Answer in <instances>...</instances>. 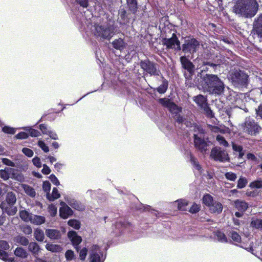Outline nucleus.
<instances>
[{
	"mask_svg": "<svg viewBox=\"0 0 262 262\" xmlns=\"http://www.w3.org/2000/svg\"><path fill=\"white\" fill-rule=\"evenodd\" d=\"M46 248L47 250L52 252H59L62 250V248L60 246L49 243L46 244Z\"/></svg>",
	"mask_w": 262,
	"mask_h": 262,
	"instance_id": "nucleus-32",
	"label": "nucleus"
},
{
	"mask_svg": "<svg viewBox=\"0 0 262 262\" xmlns=\"http://www.w3.org/2000/svg\"><path fill=\"white\" fill-rule=\"evenodd\" d=\"M217 59L215 61V63H211L210 62H204V66H209L212 67L214 69V71H215L217 68L220 67L221 64H223L225 62V58L222 56H217Z\"/></svg>",
	"mask_w": 262,
	"mask_h": 262,
	"instance_id": "nucleus-19",
	"label": "nucleus"
},
{
	"mask_svg": "<svg viewBox=\"0 0 262 262\" xmlns=\"http://www.w3.org/2000/svg\"><path fill=\"white\" fill-rule=\"evenodd\" d=\"M201 85L205 92L220 96L223 94L225 84L216 75L206 74L202 78Z\"/></svg>",
	"mask_w": 262,
	"mask_h": 262,
	"instance_id": "nucleus-3",
	"label": "nucleus"
},
{
	"mask_svg": "<svg viewBox=\"0 0 262 262\" xmlns=\"http://www.w3.org/2000/svg\"><path fill=\"white\" fill-rule=\"evenodd\" d=\"M249 204L246 201L241 200H236L234 202V207L239 211L245 212L248 208Z\"/></svg>",
	"mask_w": 262,
	"mask_h": 262,
	"instance_id": "nucleus-20",
	"label": "nucleus"
},
{
	"mask_svg": "<svg viewBox=\"0 0 262 262\" xmlns=\"http://www.w3.org/2000/svg\"><path fill=\"white\" fill-rule=\"evenodd\" d=\"M68 224L75 229H79L80 227L79 221L75 219L70 220L68 222Z\"/></svg>",
	"mask_w": 262,
	"mask_h": 262,
	"instance_id": "nucleus-46",
	"label": "nucleus"
},
{
	"mask_svg": "<svg viewBox=\"0 0 262 262\" xmlns=\"http://www.w3.org/2000/svg\"><path fill=\"white\" fill-rule=\"evenodd\" d=\"M8 174L10 176V178L17 180L19 182H21L24 180V177L23 174L19 172V171L16 169L13 168L8 167Z\"/></svg>",
	"mask_w": 262,
	"mask_h": 262,
	"instance_id": "nucleus-17",
	"label": "nucleus"
},
{
	"mask_svg": "<svg viewBox=\"0 0 262 262\" xmlns=\"http://www.w3.org/2000/svg\"><path fill=\"white\" fill-rule=\"evenodd\" d=\"M21 187L25 191V193L29 195L30 196L33 198L36 195V192L35 190L31 187V186L27 185V184H22Z\"/></svg>",
	"mask_w": 262,
	"mask_h": 262,
	"instance_id": "nucleus-31",
	"label": "nucleus"
},
{
	"mask_svg": "<svg viewBox=\"0 0 262 262\" xmlns=\"http://www.w3.org/2000/svg\"><path fill=\"white\" fill-rule=\"evenodd\" d=\"M22 152L28 157H32L34 154L32 150L27 147L23 148L22 149Z\"/></svg>",
	"mask_w": 262,
	"mask_h": 262,
	"instance_id": "nucleus-59",
	"label": "nucleus"
},
{
	"mask_svg": "<svg viewBox=\"0 0 262 262\" xmlns=\"http://www.w3.org/2000/svg\"><path fill=\"white\" fill-rule=\"evenodd\" d=\"M230 237L235 242L240 243L241 241V236L235 231L230 232Z\"/></svg>",
	"mask_w": 262,
	"mask_h": 262,
	"instance_id": "nucleus-53",
	"label": "nucleus"
},
{
	"mask_svg": "<svg viewBox=\"0 0 262 262\" xmlns=\"http://www.w3.org/2000/svg\"><path fill=\"white\" fill-rule=\"evenodd\" d=\"M250 226L256 229L262 230V219L252 218L250 223Z\"/></svg>",
	"mask_w": 262,
	"mask_h": 262,
	"instance_id": "nucleus-28",
	"label": "nucleus"
},
{
	"mask_svg": "<svg viewBox=\"0 0 262 262\" xmlns=\"http://www.w3.org/2000/svg\"><path fill=\"white\" fill-rule=\"evenodd\" d=\"M88 13L91 18H87L81 13L78 14L77 20L81 27L84 29H86V27L89 28L95 37L99 40H110L115 34V27L114 24L111 22L103 24L96 23V17L92 16L89 12Z\"/></svg>",
	"mask_w": 262,
	"mask_h": 262,
	"instance_id": "nucleus-1",
	"label": "nucleus"
},
{
	"mask_svg": "<svg viewBox=\"0 0 262 262\" xmlns=\"http://www.w3.org/2000/svg\"><path fill=\"white\" fill-rule=\"evenodd\" d=\"M64 199L68 204L74 209L78 211H83L84 210V206L75 199L67 195L64 197Z\"/></svg>",
	"mask_w": 262,
	"mask_h": 262,
	"instance_id": "nucleus-14",
	"label": "nucleus"
},
{
	"mask_svg": "<svg viewBox=\"0 0 262 262\" xmlns=\"http://www.w3.org/2000/svg\"><path fill=\"white\" fill-rule=\"evenodd\" d=\"M200 46V42L194 38L185 40L182 45V51L185 53L192 54L195 53Z\"/></svg>",
	"mask_w": 262,
	"mask_h": 262,
	"instance_id": "nucleus-8",
	"label": "nucleus"
},
{
	"mask_svg": "<svg viewBox=\"0 0 262 262\" xmlns=\"http://www.w3.org/2000/svg\"><path fill=\"white\" fill-rule=\"evenodd\" d=\"M214 201L213 197L209 194H205L203 198V203L208 207L211 205Z\"/></svg>",
	"mask_w": 262,
	"mask_h": 262,
	"instance_id": "nucleus-38",
	"label": "nucleus"
},
{
	"mask_svg": "<svg viewBox=\"0 0 262 262\" xmlns=\"http://www.w3.org/2000/svg\"><path fill=\"white\" fill-rule=\"evenodd\" d=\"M127 4L130 11L134 13H136L137 9V2L136 0H126Z\"/></svg>",
	"mask_w": 262,
	"mask_h": 262,
	"instance_id": "nucleus-43",
	"label": "nucleus"
},
{
	"mask_svg": "<svg viewBox=\"0 0 262 262\" xmlns=\"http://www.w3.org/2000/svg\"><path fill=\"white\" fill-rule=\"evenodd\" d=\"M32 162L33 164L37 167L40 168L41 167V163L39 158L37 157H34L32 159Z\"/></svg>",
	"mask_w": 262,
	"mask_h": 262,
	"instance_id": "nucleus-62",
	"label": "nucleus"
},
{
	"mask_svg": "<svg viewBox=\"0 0 262 262\" xmlns=\"http://www.w3.org/2000/svg\"><path fill=\"white\" fill-rule=\"evenodd\" d=\"M216 140L217 141V142L221 146H223L225 147H227L229 146V144L228 143V142L222 135H217L216 137Z\"/></svg>",
	"mask_w": 262,
	"mask_h": 262,
	"instance_id": "nucleus-41",
	"label": "nucleus"
},
{
	"mask_svg": "<svg viewBox=\"0 0 262 262\" xmlns=\"http://www.w3.org/2000/svg\"><path fill=\"white\" fill-rule=\"evenodd\" d=\"M30 222L35 225H39L45 223V217L40 215H37L32 214Z\"/></svg>",
	"mask_w": 262,
	"mask_h": 262,
	"instance_id": "nucleus-24",
	"label": "nucleus"
},
{
	"mask_svg": "<svg viewBox=\"0 0 262 262\" xmlns=\"http://www.w3.org/2000/svg\"><path fill=\"white\" fill-rule=\"evenodd\" d=\"M177 123L179 124H181L183 125V124L185 125L186 126H188L191 124L190 122H189L186 120L185 118L178 114L175 115V118Z\"/></svg>",
	"mask_w": 262,
	"mask_h": 262,
	"instance_id": "nucleus-33",
	"label": "nucleus"
},
{
	"mask_svg": "<svg viewBox=\"0 0 262 262\" xmlns=\"http://www.w3.org/2000/svg\"><path fill=\"white\" fill-rule=\"evenodd\" d=\"M228 78L236 87L246 86L248 83V75L239 69H234L229 73Z\"/></svg>",
	"mask_w": 262,
	"mask_h": 262,
	"instance_id": "nucleus-4",
	"label": "nucleus"
},
{
	"mask_svg": "<svg viewBox=\"0 0 262 262\" xmlns=\"http://www.w3.org/2000/svg\"><path fill=\"white\" fill-rule=\"evenodd\" d=\"M180 61L182 67L186 71L184 72V76L187 81L191 79L194 72V66L193 63L185 56L180 57Z\"/></svg>",
	"mask_w": 262,
	"mask_h": 262,
	"instance_id": "nucleus-10",
	"label": "nucleus"
},
{
	"mask_svg": "<svg viewBox=\"0 0 262 262\" xmlns=\"http://www.w3.org/2000/svg\"><path fill=\"white\" fill-rule=\"evenodd\" d=\"M38 145L40 147L42 150H43L45 152H48L49 151V148L48 146L46 145L45 142L39 140L38 142Z\"/></svg>",
	"mask_w": 262,
	"mask_h": 262,
	"instance_id": "nucleus-60",
	"label": "nucleus"
},
{
	"mask_svg": "<svg viewBox=\"0 0 262 262\" xmlns=\"http://www.w3.org/2000/svg\"><path fill=\"white\" fill-rule=\"evenodd\" d=\"M0 207L2 209L3 212L7 213L8 215L12 216L15 215L17 211V208L14 205H10L6 204L5 202H2Z\"/></svg>",
	"mask_w": 262,
	"mask_h": 262,
	"instance_id": "nucleus-16",
	"label": "nucleus"
},
{
	"mask_svg": "<svg viewBox=\"0 0 262 262\" xmlns=\"http://www.w3.org/2000/svg\"><path fill=\"white\" fill-rule=\"evenodd\" d=\"M163 44L168 49H177L178 50L181 49L180 41L175 33H173L169 38H163Z\"/></svg>",
	"mask_w": 262,
	"mask_h": 262,
	"instance_id": "nucleus-11",
	"label": "nucleus"
},
{
	"mask_svg": "<svg viewBox=\"0 0 262 262\" xmlns=\"http://www.w3.org/2000/svg\"><path fill=\"white\" fill-rule=\"evenodd\" d=\"M259 8L257 0H236L232 11L239 17L251 19L257 13Z\"/></svg>",
	"mask_w": 262,
	"mask_h": 262,
	"instance_id": "nucleus-2",
	"label": "nucleus"
},
{
	"mask_svg": "<svg viewBox=\"0 0 262 262\" xmlns=\"http://www.w3.org/2000/svg\"><path fill=\"white\" fill-rule=\"evenodd\" d=\"M65 257L67 260H72L75 258L74 252L71 250H68L65 253Z\"/></svg>",
	"mask_w": 262,
	"mask_h": 262,
	"instance_id": "nucleus-55",
	"label": "nucleus"
},
{
	"mask_svg": "<svg viewBox=\"0 0 262 262\" xmlns=\"http://www.w3.org/2000/svg\"><path fill=\"white\" fill-rule=\"evenodd\" d=\"M112 45L115 49L122 51L125 48L126 43L124 41L123 39L119 38L118 39H115L112 42Z\"/></svg>",
	"mask_w": 262,
	"mask_h": 262,
	"instance_id": "nucleus-25",
	"label": "nucleus"
},
{
	"mask_svg": "<svg viewBox=\"0 0 262 262\" xmlns=\"http://www.w3.org/2000/svg\"><path fill=\"white\" fill-rule=\"evenodd\" d=\"M210 158L215 162L224 163L230 160L227 151L222 147L215 146L210 151Z\"/></svg>",
	"mask_w": 262,
	"mask_h": 262,
	"instance_id": "nucleus-7",
	"label": "nucleus"
},
{
	"mask_svg": "<svg viewBox=\"0 0 262 262\" xmlns=\"http://www.w3.org/2000/svg\"><path fill=\"white\" fill-rule=\"evenodd\" d=\"M241 126L244 133L254 136L258 135L261 129L258 123L251 117L246 118L244 122L241 124Z\"/></svg>",
	"mask_w": 262,
	"mask_h": 262,
	"instance_id": "nucleus-5",
	"label": "nucleus"
},
{
	"mask_svg": "<svg viewBox=\"0 0 262 262\" xmlns=\"http://www.w3.org/2000/svg\"><path fill=\"white\" fill-rule=\"evenodd\" d=\"M16 202V197L15 194L13 192H9L7 193L6 202V204L10 205H14Z\"/></svg>",
	"mask_w": 262,
	"mask_h": 262,
	"instance_id": "nucleus-27",
	"label": "nucleus"
},
{
	"mask_svg": "<svg viewBox=\"0 0 262 262\" xmlns=\"http://www.w3.org/2000/svg\"><path fill=\"white\" fill-rule=\"evenodd\" d=\"M8 171V167L5 168V169H2L0 170L1 178L4 180H7L10 178Z\"/></svg>",
	"mask_w": 262,
	"mask_h": 262,
	"instance_id": "nucleus-50",
	"label": "nucleus"
},
{
	"mask_svg": "<svg viewBox=\"0 0 262 262\" xmlns=\"http://www.w3.org/2000/svg\"><path fill=\"white\" fill-rule=\"evenodd\" d=\"M190 162L191 164L194 166V167L198 170H200L201 169V165L199 164L197 161L196 159L192 156L191 154L190 156Z\"/></svg>",
	"mask_w": 262,
	"mask_h": 262,
	"instance_id": "nucleus-52",
	"label": "nucleus"
},
{
	"mask_svg": "<svg viewBox=\"0 0 262 262\" xmlns=\"http://www.w3.org/2000/svg\"><path fill=\"white\" fill-rule=\"evenodd\" d=\"M129 225L128 223H126L125 221H122V219H120L119 221L116 222L115 225L116 228L119 230H121L124 228H126Z\"/></svg>",
	"mask_w": 262,
	"mask_h": 262,
	"instance_id": "nucleus-48",
	"label": "nucleus"
},
{
	"mask_svg": "<svg viewBox=\"0 0 262 262\" xmlns=\"http://www.w3.org/2000/svg\"><path fill=\"white\" fill-rule=\"evenodd\" d=\"M202 109L204 110V113L207 117L211 118L214 117L213 113L210 108L208 106V104L203 107Z\"/></svg>",
	"mask_w": 262,
	"mask_h": 262,
	"instance_id": "nucleus-49",
	"label": "nucleus"
},
{
	"mask_svg": "<svg viewBox=\"0 0 262 262\" xmlns=\"http://www.w3.org/2000/svg\"><path fill=\"white\" fill-rule=\"evenodd\" d=\"M14 254L15 256L22 258H27L28 255L26 250L22 247H17L14 251Z\"/></svg>",
	"mask_w": 262,
	"mask_h": 262,
	"instance_id": "nucleus-29",
	"label": "nucleus"
},
{
	"mask_svg": "<svg viewBox=\"0 0 262 262\" xmlns=\"http://www.w3.org/2000/svg\"><path fill=\"white\" fill-rule=\"evenodd\" d=\"M34 236L35 239L38 242H43L45 239V234L42 230L37 228L34 232Z\"/></svg>",
	"mask_w": 262,
	"mask_h": 262,
	"instance_id": "nucleus-30",
	"label": "nucleus"
},
{
	"mask_svg": "<svg viewBox=\"0 0 262 262\" xmlns=\"http://www.w3.org/2000/svg\"><path fill=\"white\" fill-rule=\"evenodd\" d=\"M60 194L58 192V189L54 187L52 190V195H50L49 193L47 194V198L50 201H53L55 199H57L60 198Z\"/></svg>",
	"mask_w": 262,
	"mask_h": 262,
	"instance_id": "nucleus-35",
	"label": "nucleus"
},
{
	"mask_svg": "<svg viewBox=\"0 0 262 262\" xmlns=\"http://www.w3.org/2000/svg\"><path fill=\"white\" fill-rule=\"evenodd\" d=\"M2 130L5 133L10 134H14L15 133V129L14 128H12L8 126L3 127Z\"/></svg>",
	"mask_w": 262,
	"mask_h": 262,
	"instance_id": "nucleus-57",
	"label": "nucleus"
},
{
	"mask_svg": "<svg viewBox=\"0 0 262 262\" xmlns=\"http://www.w3.org/2000/svg\"><path fill=\"white\" fill-rule=\"evenodd\" d=\"M252 33L258 37L262 38V13L254 19Z\"/></svg>",
	"mask_w": 262,
	"mask_h": 262,
	"instance_id": "nucleus-12",
	"label": "nucleus"
},
{
	"mask_svg": "<svg viewBox=\"0 0 262 262\" xmlns=\"http://www.w3.org/2000/svg\"><path fill=\"white\" fill-rule=\"evenodd\" d=\"M215 234L219 242L222 243H226L227 242V237L223 232L218 231L215 232Z\"/></svg>",
	"mask_w": 262,
	"mask_h": 262,
	"instance_id": "nucleus-47",
	"label": "nucleus"
},
{
	"mask_svg": "<svg viewBox=\"0 0 262 262\" xmlns=\"http://www.w3.org/2000/svg\"><path fill=\"white\" fill-rule=\"evenodd\" d=\"M68 237L72 242L73 246L77 252L79 250V244L81 242V237L77 235V233L74 231H70L68 234Z\"/></svg>",
	"mask_w": 262,
	"mask_h": 262,
	"instance_id": "nucleus-15",
	"label": "nucleus"
},
{
	"mask_svg": "<svg viewBox=\"0 0 262 262\" xmlns=\"http://www.w3.org/2000/svg\"><path fill=\"white\" fill-rule=\"evenodd\" d=\"M42 188L43 190L48 193L51 189L50 183L48 181L44 182L43 183Z\"/></svg>",
	"mask_w": 262,
	"mask_h": 262,
	"instance_id": "nucleus-64",
	"label": "nucleus"
},
{
	"mask_svg": "<svg viewBox=\"0 0 262 262\" xmlns=\"http://www.w3.org/2000/svg\"><path fill=\"white\" fill-rule=\"evenodd\" d=\"M140 65L141 69L150 76H159L161 74L160 71L157 69V64L148 59L141 60Z\"/></svg>",
	"mask_w": 262,
	"mask_h": 262,
	"instance_id": "nucleus-9",
	"label": "nucleus"
},
{
	"mask_svg": "<svg viewBox=\"0 0 262 262\" xmlns=\"http://www.w3.org/2000/svg\"><path fill=\"white\" fill-rule=\"evenodd\" d=\"M28 250L31 252L35 257H36L40 252L41 248L37 243L32 242L28 245Z\"/></svg>",
	"mask_w": 262,
	"mask_h": 262,
	"instance_id": "nucleus-21",
	"label": "nucleus"
},
{
	"mask_svg": "<svg viewBox=\"0 0 262 262\" xmlns=\"http://www.w3.org/2000/svg\"><path fill=\"white\" fill-rule=\"evenodd\" d=\"M168 86V82L167 80L164 79L162 81V83L157 88V91L160 94H164L165 93Z\"/></svg>",
	"mask_w": 262,
	"mask_h": 262,
	"instance_id": "nucleus-34",
	"label": "nucleus"
},
{
	"mask_svg": "<svg viewBox=\"0 0 262 262\" xmlns=\"http://www.w3.org/2000/svg\"><path fill=\"white\" fill-rule=\"evenodd\" d=\"M100 255H102L100 247L94 245L92 246L90 252V262H103L101 261Z\"/></svg>",
	"mask_w": 262,
	"mask_h": 262,
	"instance_id": "nucleus-13",
	"label": "nucleus"
},
{
	"mask_svg": "<svg viewBox=\"0 0 262 262\" xmlns=\"http://www.w3.org/2000/svg\"><path fill=\"white\" fill-rule=\"evenodd\" d=\"M232 148L233 150L236 152H238V158H242L244 155V152L243 151V147L241 145H237L236 144H232Z\"/></svg>",
	"mask_w": 262,
	"mask_h": 262,
	"instance_id": "nucleus-44",
	"label": "nucleus"
},
{
	"mask_svg": "<svg viewBox=\"0 0 262 262\" xmlns=\"http://www.w3.org/2000/svg\"><path fill=\"white\" fill-rule=\"evenodd\" d=\"M73 213V210L68 205H65L64 207H60L59 209L60 216L63 219L68 218Z\"/></svg>",
	"mask_w": 262,
	"mask_h": 262,
	"instance_id": "nucleus-22",
	"label": "nucleus"
},
{
	"mask_svg": "<svg viewBox=\"0 0 262 262\" xmlns=\"http://www.w3.org/2000/svg\"><path fill=\"white\" fill-rule=\"evenodd\" d=\"M46 235L52 240H57L61 238L60 231L54 229H48L46 230Z\"/></svg>",
	"mask_w": 262,
	"mask_h": 262,
	"instance_id": "nucleus-18",
	"label": "nucleus"
},
{
	"mask_svg": "<svg viewBox=\"0 0 262 262\" xmlns=\"http://www.w3.org/2000/svg\"><path fill=\"white\" fill-rule=\"evenodd\" d=\"M247 184V179L245 177L241 176L237 181V188L238 189L244 188Z\"/></svg>",
	"mask_w": 262,
	"mask_h": 262,
	"instance_id": "nucleus-42",
	"label": "nucleus"
},
{
	"mask_svg": "<svg viewBox=\"0 0 262 262\" xmlns=\"http://www.w3.org/2000/svg\"><path fill=\"white\" fill-rule=\"evenodd\" d=\"M168 110L173 114L177 115L181 112V108H180L174 103L172 102L168 107Z\"/></svg>",
	"mask_w": 262,
	"mask_h": 262,
	"instance_id": "nucleus-39",
	"label": "nucleus"
},
{
	"mask_svg": "<svg viewBox=\"0 0 262 262\" xmlns=\"http://www.w3.org/2000/svg\"><path fill=\"white\" fill-rule=\"evenodd\" d=\"M15 241L23 246H27L29 244L28 239L22 235L17 236L15 237Z\"/></svg>",
	"mask_w": 262,
	"mask_h": 262,
	"instance_id": "nucleus-37",
	"label": "nucleus"
},
{
	"mask_svg": "<svg viewBox=\"0 0 262 262\" xmlns=\"http://www.w3.org/2000/svg\"><path fill=\"white\" fill-rule=\"evenodd\" d=\"M31 215H32V213H29L25 210H21L19 212L20 217L25 222L30 221Z\"/></svg>",
	"mask_w": 262,
	"mask_h": 262,
	"instance_id": "nucleus-40",
	"label": "nucleus"
},
{
	"mask_svg": "<svg viewBox=\"0 0 262 262\" xmlns=\"http://www.w3.org/2000/svg\"><path fill=\"white\" fill-rule=\"evenodd\" d=\"M225 176L227 179L231 181H234L237 178L236 174L232 172H226Z\"/></svg>",
	"mask_w": 262,
	"mask_h": 262,
	"instance_id": "nucleus-56",
	"label": "nucleus"
},
{
	"mask_svg": "<svg viewBox=\"0 0 262 262\" xmlns=\"http://www.w3.org/2000/svg\"><path fill=\"white\" fill-rule=\"evenodd\" d=\"M28 132L30 136L31 137H36L40 135L39 132L35 129L29 128Z\"/></svg>",
	"mask_w": 262,
	"mask_h": 262,
	"instance_id": "nucleus-61",
	"label": "nucleus"
},
{
	"mask_svg": "<svg viewBox=\"0 0 262 262\" xmlns=\"http://www.w3.org/2000/svg\"><path fill=\"white\" fill-rule=\"evenodd\" d=\"M187 204V202L185 200L178 201V208L180 210L185 211Z\"/></svg>",
	"mask_w": 262,
	"mask_h": 262,
	"instance_id": "nucleus-51",
	"label": "nucleus"
},
{
	"mask_svg": "<svg viewBox=\"0 0 262 262\" xmlns=\"http://www.w3.org/2000/svg\"><path fill=\"white\" fill-rule=\"evenodd\" d=\"M88 250L86 248H83L81 250H80L79 252V257L80 259L81 260H85L86 258V256L87 255Z\"/></svg>",
	"mask_w": 262,
	"mask_h": 262,
	"instance_id": "nucleus-58",
	"label": "nucleus"
},
{
	"mask_svg": "<svg viewBox=\"0 0 262 262\" xmlns=\"http://www.w3.org/2000/svg\"><path fill=\"white\" fill-rule=\"evenodd\" d=\"M200 210V207L199 205L196 204H193L192 206L189 209V211L192 213H195L199 212Z\"/></svg>",
	"mask_w": 262,
	"mask_h": 262,
	"instance_id": "nucleus-63",
	"label": "nucleus"
},
{
	"mask_svg": "<svg viewBox=\"0 0 262 262\" xmlns=\"http://www.w3.org/2000/svg\"><path fill=\"white\" fill-rule=\"evenodd\" d=\"M249 187L251 189H260L262 188V179L258 178L257 180L251 182Z\"/></svg>",
	"mask_w": 262,
	"mask_h": 262,
	"instance_id": "nucleus-36",
	"label": "nucleus"
},
{
	"mask_svg": "<svg viewBox=\"0 0 262 262\" xmlns=\"http://www.w3.org/2000/svg\"><path fill=\"white\" fill-rule=\"evenodd\" d=\"M159 102L163 106L166 107L167 108H168L170 104L172 103V101H171L170 99L166 98L159 99Z\"/></svg>",
	"mask_w": 262,
	"mask_h": 262,
	"instance_id": "nucleus-54",
	"label": "nucleus"
},
{
	"mask_svg": "<svg viewBox=\"0 0 262 262\" xmlns=\"http://www.w3.org/2000/svg\"><path fill=\"white\" fill-rule=\"evenodd\" d=\"M194 128H196V126ZM199 134H194V145L195 148L201 152L203 155L206 154L208 151V146H209L207 142L203 137L204 130L201 127H197Z\"/></svg>",
	"mask_w": 262,
	"mask_h": 262,
	"instance_id": "nucleus-6",
	"label": "nucleus"
},
{
	"mask_svg": "<svg viewBox=\"0 0 262 262\" xmlns=\"http://www.w3.org/2000/svg\"><path fill=\"white\" fill-rule=\"evenodd\" d=\"M0 258L6 262H13L14 258L9 257L8 254L3 250L0 249Z\"/></svg>",
	"mask_w": 262,
	"mask_h": 262,
	"instance_id": "nucleus-45",
	"label": "nucleus"
},
{
	"mask_svg": "<svg viewBox=\"0 0 262 262\" xmlns=\"http://www.w3.org/2000/svg\"><path fill=\"white\" fill-rule=\"evenodd\" d=\"M193 100L201 108L207 104L206 98L202 95L194 97Z\"/></svg>",
	"mask_w": 262,
	"mask_h": 262,
	"instance_id": "nucleus-26",
	"label": "nucleus"
},
{
	"mask_svg": "<svg viewBox=\"0 0 262 262\" xmlns=\"http://www.w3.org/2000/svg\"><path fill=\"white\" fill-rule=\"evenodd\" d=\"M222 204L217 201H214V202L210 205L208 208L209 211L211 213L219 214L221 213L223 210Z\"/></svg>",
	"mask_w": 262,
	"mask_h": 262,
	"instance_id": "nucleus-23",
	"label": "nucleus"
}]
</instances>
